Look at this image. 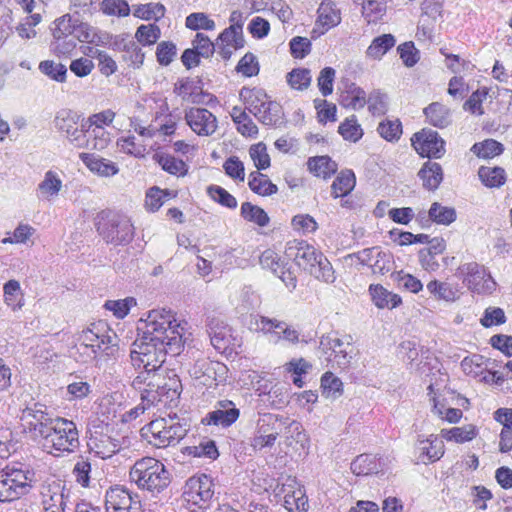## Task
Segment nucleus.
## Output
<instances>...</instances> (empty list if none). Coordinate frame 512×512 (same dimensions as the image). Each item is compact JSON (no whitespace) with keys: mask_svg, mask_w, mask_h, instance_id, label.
I'll return each instance as SVG.
<instances>
[{"mask_svg":"<svg viewBox=\"0 0 512 512\" xmlns=\"http://www.w3.org/2000/svg\"><path fill=\"white\" fill-rule=\"evenodd\" d=\"M214 496V483L210 476L202 474L186 481L183 498L190 508L206 509Z\"/></svg>","mask_w":512,"mask_h":512,"instance_id":"nucleus-12","label":"nucleus"},{"mask_svg":"<svg viewBox=\"0 0 512 512\" xmlns=\"http://www.w3.org/2000/svg\"><path fill=\"white\" fill-rule=\"evenodd\" d=\"M39 70L52 80L63 83L66 81L67 68L61 63L53 60H44L39 64Z\"/></svg>","mask_w":512,"mask_h":512,"instance_id":"nucleus-59","label":"nucleus"},{"mask_svg":"<svg viewBox=\"0 0 512 512\" xmlns=\"http://www.w3.org/2000/svg\"><path fill=\"white\" fill-rule=\"evenodd\" d=\"M355 183L356 178L351 170L341 171L332 183V195L334 198L346 196L353 190Z\"/></svg>","mask_w":512,"mask_h":512,"instance_id":"nucleus-43","label":"nucleus"},{"mask_svg":"<svg viewBox=\"0 0 512 512\" xmlns=\"http://www.w3.org/2000/svg\"><path fill=\"white\" fill-rule=\"evenodd\" d=\"M185 451L190 456L205 457L212 460L219 456L215 441L210 439L202 440L198 445L188 446L185 448Z\"/></svg>","mask_w":512,"mask_h":512,"instance_id":"nucleus-53","label":"nucleus"},{"mask_svg":"<svg viewBox=\"0 0 512 512\" xmlns=\"http://www.w3.org/2000/svg\"><path fill=\"white\" fill-rule=\"evenodd\" d=\"M350 257L371 268L374 274L384 275L391 270L392 255L383 251L379 246L362 249L353 253Z\"/></svg>","mask_w":512,"mask_h":512,"instance_id":"nucleus-21","label":"nucleus"},{"mask_svg":"<svg viewBox=\"0 0 512 512\" xmlns=\"http://www.w3.org/2000/svg\"><path fill=\"white\" fill-rule=\"evenodd\" d=\"M478 428L473 424H467L460 427H453L448 430H442V436L447 441L456 443H465L472 441L478 435Z\"/></svg>","mask_w":512,"mask_h":512,"instance_id":"nucleus-39","label":"nucleus"},{"mask_svg":"<svg viewBox=\"0 0 512 512\" xmlns=\"http://www.w3.org/2000/svg\"><path fill=\"white\" fill-rule=\"evenodd\" d=\"M217 41L228 46L231 45L234 49L242 48L245 42L243 38L242 26L238 24L229 26L220 33Z\"/></svg>","mask_w":512,"mask_h":512,"instance_id":"nucleus-54","label":"nucleus"},{"mask_svg":"<svg viewBox=\"0 0 512 512\" xmlns=\"http://www.w3.org/2000/svg\"><path fill=\"white\" fill-rule=\"evenodd\" d=\"M427 121L434 127L443 129L452 122L451 110L442 103L433 102L424 109Z\"/></svg>","mask_w":512,"mask_h":512,"instance_id":"nucleus-31","label":"nucleus"},{"mask_svg":"<svg viewBox=\"0 0 512 512\" xmlns=\"http://www.w3.org/2000/svg\"><path fill=\"white\" fill-rule=\"evenodd\" d=\"M338 132L345 140L352 142H357L363 136V130L357 123L355 116L342 122L338 127Z\"/></svg>","mask_w":512,"mask_h":512,"instance_id":"nucleus-61","label":"nucleus"},{"mask_svg":"<svg viewBox=\"0 0 512 512\" xmlns=\"http://www.w3.org/2000/svg\"><path fill=\"white\" fill-rule=\"evenodd\" d=\"M4 301L13 310L21 309L24 305V295L19 281L11 279L4 284Z\"/></svg>","mask_w":512,"mask_h":512,"instance_id":"nucleus-42","label":"nucleus"},{"mask_svg":"<svg viewBox=\"0 0 512 512\" xmlns=\"http://www.w3.org/2000/svg\"><path fill=\"white\" fill-rule=\"evenodd\" d=\"M239 416L240 410L236 407L235 403L228 399H223L215 403L214 409L205 415L202 423L228 428L238 420Z\"/></svg>","mask_w":512,"mask_h":512,"instance_id":"nucleus-22","label":"nucleus"},{"mask_svg":"<svg viewBox=\"0 0 512 512\" xmlns=\"http://www.w3.org/2000/svg\"><path fill=\"white\" fill-rule=\"evenodd\" d=\"M254 435H280V420L277 415L266 413L259 417Z\"/></svg>","mask_w":512,"mask_h":512,"instance_id":"nucleus-49","label":"nucleus"},{"mask_svg":"<svg viewBox=\"0 0 512 512\" xmlns=\"http://www.w3.org/2000/svg\"><path fill=\"white\" fill-rule=\"evenodd\" d=\"M352 338L341 339L333 335H324L320 339L319 350L331 368L346 369L353 358Z\"/></svg>","mask_w":512,"mask_h":512,"instance_id":"nucleus-11","label":"nucleus"},{"mask_svg":"<svg viewBox=\"0 0 512 512\" xmlns=\"http://www.w3.org/2000/svg\"><path fill=\"white\" fill-rule=\"evenodd\" d=\"M458 275L463 283L478 294H490L495 290L496 283L483 265L477 262L464 263L458 267Z\"/></svg>","mask_w":512,"mask_h":512,"instance_id":"nucleus-14","label":"nucleus"},{"mask_svg":"<svg viewBox=\"0 0 512 512\" xmlns=\"http://www.w3.org/2000/svg\"><path fill=\"white\" fill-rule=\"evenodd\" d=\"M369 291L374 304L380 309H393L401 304V297L394 294L382 285H370Z\"/></svg>","mask_w":512,"mask_h":512,"instance_id":"nucleus-33","label":"nucleus"},{"mask_svg":"<svg viewBox=\"0 0 512 512\" xmlns=\"http://www.w3.org/2000/svg\"><path fill=\"white\" fill-rule=\"evenodd\" d=\"M249 155L258 171L265 170L270 167V156L267 153V147L263 142L253 144L249 149Z\"/></svg>","mask_w":512,"mask_h":512,"instance_id":"nucleus-64","label":"nucleus"},{"mask_svg":"<svg viewBox=\"0 0 512 512\" xmlns=\"http://www.w3.org/2000/svg\"><path fill=\"white\" fill-rule=\"evenodd\" d=\"M382 469L381 459L372 454H361L351 463V471L357 476L378 474Z\"/></svg>","mask_w":512,"mask_h":512,"instance_id":"nucleus-30","label":"nucleus"},{"mask_svg":"<svg viewBox=\"0 0 512 512\" xmlns=\"http://www.w3.org/2000/svg\"><path fill=\"white\" fill-rule=\"evenodd\" d=\"M311 368L312 365L303 358L293 359L285 365V371L294 375L293 384L299 388L304 385L302 375L307 374Z\"/></svg>","mask_w":512,"mask_h":512,"instance_id":"nucleus-57","label":"nucleus"},{"mask_svg":"<svg viewBox=\"0 0 512 512\" xmlns=\"http://www.w3.org/2000/svg\"><path fill=\"white\" fill-rule=\"evenodd\" d=\"M186 419H180L176 414L168 418L151 421L145 428V435L151 434L149 442L159 448L177 444L189 431Z\"/></svg>","mask_w":512,"mask_h":512,"instance_id":"nucleus-8","label":"nucleus"},{"mask_svg":"<svg viewBox=\"0 0 512 512\" xmlns=\"http://www.w3.org/2000/svg\"><path fill=\"white\" fill-rule=\"evenodd\" d=\"M471 151L479 158H493L503 153L504 146L494 139H486L477 142L471 147Z\"/></svg>","mask_w":512,"mask_h":512,"instance_id":"nucleus-47","label":"nucleus"},{"mask_svg":"<svg viewBox=\"0 0 512 512\" xmlns=\"http://www.w3.org/2000/svg\"><path fill=\"white\" fill-rule=\"evenodd\" d=\"M241 216L246 221L253 222L260 227L267 226L270 221L268 214L261 207L250 202L242 203Z\"/></svg>","mask_w":512,"mask_h":512,"instance_id":"nucleus-48","label":"nucleus"},{"mask_svg":"<svg viewBox=\"0 0 512 512\" xmlns=\"http://www.w3.org/2000/svg\"><path fill=\"white\" fill-rule=\"evenodd\" d=\"M395 44L396 39L392 34L378 36L367 48L366 56L373 60H380Z\"/></svg>","mask_w":512,"mask_h":512,"instance_id":"nucleus-36","label":"nucleus"},{"mask_svg":"<svg viewBox=\"0 0 512 512\" xmlns=\"http://www.w3.org/2000/svg\"><path fill=\"white\" fill-rule=\"evenodd\" d=\"M96 230L100 237L113 246L128 245L134 238V225L126 214L103 210L97 214Z\"/></svg>","mask_w":512,"mask_h":512,"instance_id":"nucleus-5","label":"nucleus"},{"mask_svg":"<svg viewBox=\"0 0 512 512\" xmlns=\"http://www.w3.org/2000/svg\"><path fill=\"white\" fill-rule=\"evenodd\" d=\"M308 168L318 177L328 178L337 170V164L328 156L311 157L308 160Z\"/></svg>","mask_w":512,"mask_h":512,"instance_id":"nucleus-41","label":"nucleus"},{"mask_svg":"<svg viewBox=\"0 0 512 512\" xmlns=\"http://www.w3.org/2000/svg\"><path fill=\"white\" fill-rule=\"evenodd\" d=\"M118 45L124 52V60L128 62L129 65L139 68L143 64L145 55L136 41L123 39Z\"/></svg>","mask_w":512,"mask_h":512,"instance_id":"nucleus-44","label":"nucleus"},{"mask_svg":"<svg viewBox=\"0 0 512 512\" xmlns=\"http://www.w3.org/2000/svg\"><path fill=\"white\" fill-rule=\"evenodd\" d=\"M131 482L138 488L159 493L170 483V473L165 465L152 457L137 460L129 472Z\"/></svg>","mask_w":512,"mask_h":512,"instance_id":"nucleus-6","label":"nucleus"},{"mask_svg":"<svg viewBox=\"0 0 512 512\" xmlns=\"http://www.w3.org/2000/svg\"><path fill=\"white\" fill-rule=\"evenodd\" d=\"M207 193L212 200L229 209H235L237 207L236 198L231 195L227 190L218 185H210L207 188Z\"/></svg>","mask_w":512,"mask_h":512,"instance_id":"nucleus-60","label":"nucleus"},{"mask_svg":"<svg viewBox=\"0 0 512 512\" xmlns=\"http://www.w3.org/2000/svg\"><path fill=\"white\" fill-rule=\"evenodd\" d=\"M248 186L254 193L261 196H270L278 191L277 186L260 171H253L249 174Z\"/></svg>","mask_w":512,"mask_h":512,"instance_id":"nucleus-35","label":"nucleus"},{"mask_svg":"<svg viewBox=\"0 0 512 512\" xmlns=\"http://www.w3.org/2000/svg\"><path fill=\"white\" fill-rule=\"evenodd\" d=\"M140 393L141 402L129 410L125 415V420H133L143 414L147 409L156 405L155 394H151L147 389H136Z\"/></svg>","mask_w":512,"mask_h":512,"instance_id":"nucleus-58","label":"nucleus"},{"mask_svg":"<svg viewBox=\"0 0 512 512\" xmlns=\"http://www.w3.org/2000/svg\"><path fill=\"white\" fill-rule=\"evenodd\" d=\"M111 142L110 133L104 127L92 128L85 133V141L81 148L102 151Z\"/></svg>","mask_w":512,"mask_h":512,"instance_id":"nucleus-34","label":"nucleus"},{"mask_svg":"<svg viewBox=\"0 0 512 512\" xmlns=\"http://www.w3.org/2000/svg\"><path fill=\"white\" fill-rule=\"evenodd\" d=\"M286 79L292 89L302 91L311 84V71L307 68H296L287 74Z\"/></svg>","mask_w":512,"mask_h":512,"instance_id":"nucleus-55","label":"nucleus"},{"mask_svg":"<svg viewBox=\"0 0 512 512\" xmlns=\"http://www.w3.org/2000/svg\"><path fill=\"white\" fill-rule=\"evenodd\" d=\"M322 394L326 398L336 399L343 393L342 381L331 372H326L321 377Z\"/></svg>","mask_w":512,"mask_h":512,"instance_id":"nucleus-52","label":"nucleus"},{"mask_svg":"<svg viewBox=\"0 0 512 512\" xmlns=\"http://www.w3.org/2000/svg\"><path fill=\"white\" fill-rule=\"evenodd\" d=\"M240 97L244 100L246 108L254 116L270 101L266 92L260 88L249 89L244 87L240 91Z\"/></svg>","mask_w":512,"mask_h":512,"instance_id":"nucleus-32","label":"nucleus"},{"mask_svg":"<svg viewBox=\"0 0 512 512\" xmlns=\"http://www.w3.org/2000/svg\"><path fill=\"white\" fill-rule=\"evenodd\" d=\"M85 166L94 174L101 177H111L119 172L116 163L93 153H81L79 155Z\"/></svg>","mask_w":512,"mask_h":512,"instance_id":"nucleus-27","label":"nucleus"},{"mask_svg":"<svg viewBox=\"0 0 512 512\" xmlns=\"http://www.w3.org/2000/svg\"><path fill=\"white\" fill-rule=\"evenodd\" d=\"M377 131L387 141H397L402 134V125L399 120H385L379 123Z\"/></svg>","mask_w":512,"mask_h":512,"instance_id":"nucleus-63","label":"nucleus"},{"mask_svg":"<svg viewBox=\"0 0 512 512\" xmlns=\"http://www.w3.org/2000/svg\"><path fill=\"white\" fill-rule=\"evenodd\" d=\"M165 7L161 3H147L135 6L133 15L143 20H159L165 15Z\"/></svg>","mask_w":512,"mask_h":512,"instance_id":"nucleus-51","label":"nucleus"},{"mask_svg":"<svg viewBox=\"0 0 512 512\" xmlns=\"http://www.w3.org/2000/svg\"><path fill=\"white\" fill-rule=\"evenodd\" d=\"M116 335L111 331L107 323L98 321L83 329L78 337L76 349L84 354V362L95 359L99 351L106 352L112 345Z\"/></svg>","mask_w":512,"mask_h":512,"instance_id":"nucleus-9","label":"nucleus"},{"mask_svg":"<svg viewBox=\"0 0 512 512\" xmlns=\"http://www.w3.org/2000/svg\"><path fill=\"white\" fill-rule=\"evenodd\" d=\"M141 502L137 494L121 485H115L106 490V512H139Z\"/></svg>","mask_w":512,"mask_h":512,"instance_id":"nucleus-18","label":"nucleus"},{"mask_svg":"<svg viewBox=\"0 0 512 512\" xmlns=\"http://www.w3.org/2000/svg\"><path fill=\"white\" fill-rule=\"evenodd\" d=\"M457 214L453 207L443 206L438 202L432 203L428 211V221H433L440 225H450L456 220Z\"/></svg>","mask_w":512,"mask_h":512,"instance_id":"nucleus-40","label":"nucleus"},{"mask_svg":"<svg viewBox=\"0 0 512 512\" xmlns=\"http://www.w3.org/2000/svg\"><path fill=\"white\" fill-rule=\"evenodd\" d=\"M418 177L422 180L425 189L434 191L443 181V170L439 163L426 161L418 172Z\"/></svg>","mask_w":512,"mask_h":512,"instance_id":"nucleus-29","label":"nucleus"},{"mask_svg":"<svg viewBox=\"0 0 512 512\" xmlns=\"http://www.w3.org/2000/svg\"><path fill=\"white\" fill-rule=\"evenodd\" d=\"M142 336L137 338L130 351L131 363L141 372L156 373L162 370L166 356H177L183 347L184 328L174 314L166 309L151 310L143 321Z\"/></svg>","mask_w":512,"mask_h":512,"instance_id":"nucleus-1","label":"nucleus"},{"mask_svg":"<svg viewBox=\"0 0 512 512\" xmlns=\"http://www.w3.org/2000/svg\"><path fill=\"white\" fill-rule=\"evenodd\" d=\"M282 107L276 102L270 100L266 105L260 109L259 113L255 116L262 124L273 126L280 123L282 119Z\"/></svg>","mask_w":512,"mask_h":512,"instance_id":"nucleus-46","label":"nucleus"},{"mask_svg":"<svg viewBox=\"0 0 512 512\" xmlns=\"http://www.w3.org/2000/svg\"><path fill=\"white\" fill-rule=\"evenodd\" d=\"M44 450L54 456L72 453L80 445L79 431L72 420L56 416L44 439L40 443Z\"/></svg>","mask_w":512,"mask_h":512,"instance_id":"nucleus-7","label":"nucleus"},{"mask_svg":"<svg viewBox=\"0 0 512 512\" xmlns=\"http://www.w3.org/2000/svg\"><path fill=\"white\" fill-rule=\"evenodd\" d=\"M54 418L55 417L48 412L47 406L40 402L28 404L22 409L20 415L23 432L39 444L53 424Z\"/></svg>","mask_w":512,"mask_h":512,"instance_id":"nucleus-10","label":"nucleus"},{"mask_svg":"<svg viewBox=\"0 0 512 512\" xmlns=\"http://www.w3.org/2000/svg\"><path fill=\"white\" fill-rule=\"evenodd\" d=\"M62 186V180L59 175L49 170L45 173L43 180L38 184L36 196L40 200L51 201L58 196Z\"/></svg>","mask_w":512,"mask_h":512,"instance_id":"nucleus-28","label":"nucleus"},{"mask_svg":"<svg viewBox=\"0 0 512 512\" xmlns=\"http://www.w3.org/2000/svg\"><path fill=\"white\" fill-rule=\"evenodd\" d=\"M134 389H147L151 394H155V403L172 402L178 399L182 384L173 371L165 372L163 369L156 373L139 372L131 383Z\"/></svg>","mask_w":512,"mask_h":512,"instance_id":"nucleus-4","label":"nucleus"},{"mask_svg":"<svg viewBox=\"0 0 512 512\" xmlns=\"http://www.w3.org/2000/svg\"><path fill=\"white\" fill-rule=\"evenodd\" d=\"M153 159L169 174L183 176L187 173L186 163L181 159L175 158L173 155L155 153Z\"/></svg>","mask_w":512,"mask_h":512,"instance_id":"nucleus-38","label":"nucleus"},{"mask_svg":"<svg viewBox=\"0 0 512 512\" xmlns=\"http://www.w3.org/2000/svg\"><path fill=\"white\" fill-rule=\"evenodd\" d=\"M83 51L86 55H92L98 59L99 70L102 74L110 76L117 71L116 62L105 52L91 47H85Z\"/></svg>","mask_w":512,"mask_h":512,"instance_id":"nucleus-56","label":"nucleus"},{"mask_svg":"<svg viewBox=\"0 0 512 512\" xmlns=\"http://www.w3.org/2000/svg\"><path fill=\"white\" fill-rule=\"evenodd\" d=\"M53 41L51 51L58 57L69 56L77 42H93L95 29L80 19H72L70 14L57 18L51 26Z\"/></svg>","mask_w":512,"mask_h":512,"instance_id":"nucleus-2","label":"nucleus"},{"mask_svg":"<svg viewBox=\"0 0 512 512\" xmlns=\"http://www.w3.org/2000/svg\"><path fill=\"white\" fill-rule=\"evenodd\" d=\"M250 328L256 332L271 335L272 341L275 343L285 340L294 344L299 340V333L295 329L290 328L285 322L275 318L257 314L251 318Z\"/></svg>","mask_w":512,"mask_h":512,"instance_id":"nucleus-16","label":"nucleus"},{"mask_svg":"<svg viewBox=\"0 0 512 512\" xmlns=\"http://www.w3.org/2000/svg\"><path fill=\"white\" fill-rule=\"evenodd\" d=\"M212 346L222 354H231L241 346L231 327L219 318H210L207 324Z\"/></svg>","mask_w":512,"mask_h":512,"instance_id":"nucleus-17","label":"nucleus"},{"mask_svg":"<svg viewBox=\"0 0 512 512\" xmlns=\"http://www.w3.org/2000/svg\"><path fill=\"white\" fill-rule=\"evenodd\" d=\"M36 483V473L24 463L7 464L0 470V503L27 495Z\"/></svg>","mask_w":512,"mask_h":512,"instance_id":"nucleus-3","label":"nucleus"},{"mask_svg":"<svg viewBox=\"0 0 512 512\" xmlns=\"http://www.w3.org/2000/svg\"><path fill=\"white\" fill-rule=\"evenodd\" d=\"M316 27L313 33L324 34L341 22V12L331 0H323L317 10Z\"/></svg>","mask_w":512,"mask_h":512,"instance_id":"nucleus-26","label":"nucleus"},{"mask_svg":"<svg viewBox=\"0 0 512 512\" xmlns=\"http://www.w3.org/2000/svg\"><path fill=\"white\" fill-rule=\"evenodd\" d=\"M87 445L89 451L94 453L95 456L101 459H108L127 448L130 445V441L127 437L121 436L118 433L94 431L91 432Z\"/></svg>","mask_w":512,"mask_h":512,"instance_id":"nucleus-15","label":"nucleus"},{"mask_svg":"<svg viewBox=\"0 0 512 512\" xmlns=\"http://www.w3.org/2000/svg\"><path fill=\"white\" fill-rule=\"evenodd\" d=\"M411 143L416 152L427 158H441L445 152V141L439 134L431 129H422L411 138Z\"/></svg>","mask_w":512,"mask_h":512,"instance_id":"nucleus-20","label":"nucleus"},{"mask_svg":"<svg viewBox=\"0 0 512 512\" xmlns=\"http://www.w3.org/2000/svg\"><path fill=\"white\" fill-rule=\"evenodd\" d=\"M80 116L72 110L62 109L54 118L55 128L67 141L76 148L82 147L85 141V133L89 131L83 120L79 124Z\"/></svg>","mask_w":512,"mask_h":512,"instance_id":"nucleus-13","label":"nucleus"},{"mask_svg":"<svg viewBox=\"0 0 512 512\" xmlns=\"http://www.w3.org/2000/svg\"><path fill=\"white\" fill-rule=\"evenodd\" d=\"M309 273L326 283H333L335 281L333 267L322 253L318 256L317 263H314L310 268Z\"/></svg>","mask_w":512,"mask_h":512,"instance_id":"nucleus-50","label":"nucleus"},{"mask_svg":"<svg viewBox=\"0 0 512 512\" xmlns=\"http://www.w3.org/2000/svg\"><path fill=\"white\" fill-rule=\"evenodd\" d=\"M200 81H195L191 78H182L175 83L174 93L182 98L184 101H191L192 103H197L196 96H198L200 87Z\"/></svg>","mask_w":512,"mask_h":512,"instance_id":"nucleus-45","label":"nucleus"},{"mask_svg":"<svg viewBox=\"0 0 512 512\" xmlns=\"http://www.w3.org/2000/svg\"><path fill=\"white\" fill-rule=\"evenodd\" d=\"M187 125L199 136H210L217 130V119L206 108H190L185 112Z\"/></svg>","mask_w":512,"mask_h":512,"instance_id":"nucleus-23","label":"nucleus"},{"mask_svg":"<svg viewBox=\"0 0 512 512\" xmlns=\"http://www.w3.org/2000/svg\"><path fill=\"white\" fill-rule=\"evenodd\" d=\"M444 455V444L436 436L426 439L418 438L414 446V456L417 463H433Z\"/></svg>","mask_w":512,"mask_h":512,"instance_id":"nucleus-25","label":"nucleus"},{"mask_svg":"<svg viewBox=\"0 0 512 512\" xmlns=\"http://www.w3.org/2000/svg\"><path fill=\"white\" fill-rule=\"evenodd\" d=\"M478 176L482 184L488 188H499L506 182V172L498 166H481L478 170Z\"/></svg>","mask_w":512,"mask_h":512,"instance_id":"nucleus-37","label":"nucleus"},{"mask_svg":"<svg viewBox=\"0 0 512 512\" xmlns=\"http://www.w3.org/2000/svg\"><path fill=\"white\" fill-rule=\"evenodd\" d=\"M91 472L92 465L90 461L83 456L79 457L72 470V474L75 477L76 482L82 487H88L90 484Z\"/></svg>","mask_w":512,"mask_h":512,"instance_id":"nucleus-62","label":"nucleus"},{"mask_svg":"<svg viewBox=\"0 0 512 512\" xmlns=\"http://www.w3.org/2000/svg\"><path fill=\"white\" fill-rule=\"evenodd\" d=\"M44 512H65L69 503V490L57 480L45 481L39 490Z\"/></svg>","mask_w":512,"mask_h":512,"instance_id":"nucleus-19","label":"nucleus"},{"mask_svg":"<svg viewBox=\"0 0 512 512\" xmlns=\"http://www.w3.org/2000/svg\"><path fill=\"white\" fill-rule=\"evenodd\" d=\"M279 493L283 495V505L289 512H307L308 499L306 492L296 479L288 478L282 484Z\"/></svg>","mask_w":512,"mask_h":512,"instance_id":"nucleus-24","label":"nucleus"}]
</instances>
